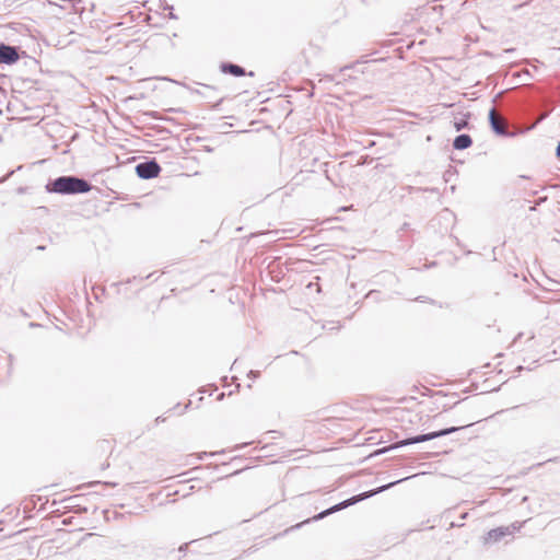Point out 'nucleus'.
Here are the masks:
<instances>
[{
    "instance_id": "f257e3e1",
    "label": "nucleus",
    "mask_w": 560,
    "mask_h": 560,
    "mask_svg": "<svg viewBox=\"0 0 560 560\" xmlns=\"http://www.w3.org/2000/svg\"><path fill=\"white\" fill-rule=\"evenodd\" d=\"M93 186L86 179L74 175H62L51 179L46 185L48 192L59 195H79L91 191Z\"/></svg>"
},
{
    "instance_id": "f03ea898",
    "label": "nucleus",
    "mask_w": 560,
    "mask_h": 560,
    "mask_svg": "<svg viewBox=\"0 0 560 560\" xmlns=\"http://www.w3.org/2000/svg\"><path fill=\"white\" fill-rule=\"evenodd\" d=\"M409 479V477L407 478H402V479H399V480H396V481H393V482H389L387 485H384V486H381L378 487L377 489H374V490H370V491H366V492H363V493H360L358 495H353L351 497L350 499H347L338 504H335L334 506L318 513L317 515H315L312 520L313 521H319V520H323L324 517L335 513V512H338V511H341L352 504H355L364 499H368V498H371L377 493H381V492H384L385 490L394 487L395 485L404 481V480H407Z\"/></svg>"
},
{
    "instance_id": "7ed1b4c3",
    "label": "nucleus",
    "mask_w": 560,
    "mask_h": 560,
    "mask_svg": "<svg viewBox=\"0 0 560 560\" xmlns=\"http://www.w3.org/2000/svg\"><path fill=\"white\" fill-rule=\"evenodd\" d=\"M471 424L472 423L467 424V425H460V427H451V428H446V429H443V430H439V431H434V432H430V433H425V434H419V435L410 436V438H407L405 440H401V441L395 443L389 448H398V447H401V446H407V445H411V444H417V443H422V442L431 441L433 439L445 436V435L454 433V432H456L458 430L468 428Z\"/></svg>"
},
{
    "instance_id": "20e7f679",
    "label": "nucleus",
    "mask_w": 560,
    "mask_h": 560,
    "mask_svg": "<svg viewBox=\"0 0 560 560\" xmlns=\"http://www.w3.org/2000/svg\"><path fill=\"white\" fill-rule=\"evenodd\" d=\"M489 124L492 129V131L500 137L505 138H513L516 137L520 133H523V131H510L508 128V122L504 118H501L497 115L495 109L491 108L489 110Z\"/></svg>"
},
{
    "instance_id": "39448f33",
    "label": "nucleus",
    "mask_w": 560,
    "mask_h": 560,
    "mask_svg": "<svg viewBox=\"0 0 560 560\" xmlns=\"http://www.w3.org/2000/svg\"><path fill=\"white\" fill-rule=\"evenodd\" d=\"M161 166L155 160L144 161L136 165V174L142 179H151L159 176Z\"/></svg>"
},
{
    "instance_id": "423d86ee",
    "label": "nucleus",
    "mask_w": 560,
    "mask_h": 560,
    "mask_svg": "<svg viewBox=\"0 0 560 560\" xmlns=\"http://www.w3.org/2000/svg\"><path fill=\"white\" fill-rule=\"evenodd\" d=\"M516 529L515 526H501L489 530L485 537V542H498L505 536H510Z\"/></svg>"
},
{
    "instance_id": "0eeeda50",
    "label": "nucleus",
    "mask_w": 560,
    "mask_h": 560,
    "mask_svg": "<svg viewBox=\"0 0 560 560\" xmlns=\"http://www.w3.org/2000/svg\"><path fill=\"white\" fill-rule=\"evenodd\" d=\"M18 49L13 46L0 44V63L11 65L18 61Z\"/></svg>"
},
{
    "instance_id": "6e6552de",
    "label": "nucleus",
    "mask_w": 560,
    "mask_h": 560,
    "mask_svg": "<svg viewBox=\"0 0 560 560\" xmlns=\"http://www.w3.org/2000/svg\"><path fill=\"white\" fill-rule=\"evenodd\" d=\"M220 69L223 73L232 74L234 77H243L246 73L243 67L232 62L221 63Z\"/></svg>"
},
{
    "instance_id": "1a4fd4ad",
    "label": "nucleus",
    "mask_w": 560,
    "mask_h": 560,
    "mask_svg": "<svg viewBox=\"0 0 560 560\" xmlns=\"http://www.w3.org/2000/svg\"><path fill=\"white\" fill-rule=\"evenodd\" d=\"M472 144V139L469 135L467 133H462V135H458L454 141H453V147L454 149L456 150H465V149H468L470 145Z\"/></svg>"
},
{
    "instance_id": "9d476101",
    "label": "nucleus",
    "mask_w": 560,
    "mask_h": 560,
    "mask_svg": "<svg viewBox=\"0 0 560 560\" xmlns=\"http://www.w3.org/2000/svg\"><path fill=\"white\" fill-rule=\"evenodd\" d=\"M469 114L463 115L462 117H455L454 127L457 131L463 130L468 127V118Z\"/></svg>"
},
{
    "instance_id": "9b49d317",
    "label": "nucleus",
    "mask_w": 560,
    "mask_h": 560,
    "mask_svg": "<svg viewBox=\"0 0 560 560\" xmlns=\"http://www.w3.org/2000/svg\"><path fill=\"white\" fill-rule=\"evenodd\" d=\"M217 90L209 85H203L202 91H198V93L206 100H212L214 97Z\"/></svg>"
},
{
    "instance_id": "f8f14e48",
    "label": "nucleus",
    "mask_w": 560,
    "mask_h": 560,
    "mask_svg": "<svg viewBox=\"0 0 560 560\" xmlns=\"http://www.w3.org/2000/svg\"><path fill=\"white\" fill-rule=\"evenodd\" d=\"M159 8L161 10H170V14H168L170 19H173V20L177 19V16L172 12L173 5H170L165 0H160Z\"/></svg>"
},
{
    "instance_id": "ddd939ff",
    "label": "nucleus",
    "mask_w": 560,
    "mask_h": 560,
    "mask_svg": "<svg viewBox=\"0 0 560 560\" xmlns=\"http://www.w3.org/2000/svg\"><path fill=\"white\" fill-rule=\"evenodd\" d=\"M260 375L259 371H255V370H250L247 374V376L250 378V380H256L258 378Z\"/></svg>"
},
{
    "instance_id": "4468645a",
    "label": "nucleus",
    "mask_w": 560,
    "mask_h": 560,
    "mask_svg": "<svg viewBox=\"0 0 560 560\" xmlns=\"http://www.w3.org/2000/svg\"><path fill=\"white\" fill-rule=\"evenodd\" d=\"M556 155H557V158H560V142L557 145Z\"/></svg>"
},
{
    "instance_id": "2eb2a0df",
    "label": "nucleus",
    "mask_w": 560,
    "mask_h": 560,
    "mask_svg": "<svg viewBox=\"0 0 560 560\" xmlns=\"http://www.w3.org/2000/svg\"><path fill=\"white\" fill-rule=\"evenodd\" d=\"M467 516H468V513H467V512H465V513H463V514L460 515V520H462V521H464V520H466V518H467Z\"/></svg>"
},
{
    "instance_id": "dca6fc26",
    "label": "nucleus",
    "mask_w": 560,
    "mask_h": 560,
    "mask_svg": "<svg viewBox=\"0 0 560 560\" xmlns=\"http://www.w3.org/2000/svg\"><path fill=\"white\" fill-rule=\"evenodd\" d=\"M310 521H311V520H306V521H305V523H308ZM303 524H304V522H303V523H300V524H296L293 528H299V527H301Z\"/></svg>"
},
{
    "instance_id": "f3484780",
    "label": "nucleus",
    "mask_w": 560,
    "mask_h": 560,
    "mask_svg": "<svg viewBox=\"0 0 560 560\" xmlns=\"http://www.w3.org/2000/svg\"><path fill=\"white\" fill-rule=\"evenodd\" d=\"M223 100H224V96H223V95H222V96H220V97L218 98V101L215 102V105H219Z\"/></svg>"
},
{
    "instance_id": "a211bd4d",
    "label": "nucleus",
    "mask_w": 560,
    "mask_h": 560,
    "mask_svg": "<svg viewBox=\"0 0 560 560\" xmlns=\"http://www.w3.org/2000/svg\"><path fill=\"white\" fill-rule=\"evenodd\" d=\"M187 547H188V544H184L183 546L179 547V551L187 549Z\"/></svg>"
},
{
    "instance_id": "6ab92c4d",
    "label": "nucleus",
    "mask_w": 560,
    "mask_h": 560,
    "mask_svg": "<svg viewBox=\"0 0 560 560\" xmlns=\"http://www.w3.org/2000/svg\"><path fill=\"white\" fill-rule=\"evenodd\" d=\"M105 486H110V487H115L116 483H113V482H104Z\"/></svg>"
},
{
    "instance_id": "aec40b11",
    "label": "nucleus",
    "mask_w": 560,
    "mask_h": 560,
    "mask_svg": "<svg viewBox=\"0 0 560 560\" xmlns=\"http://www.w3.org/2000/svg\"><path fill=\"white\" fill-rule=\"evenodd\" d=\"M417 300H418V301H421V302H424V301H425V298H423V296H418V298H417Z\"/></svg>"
},
{
    "instance_id": "412c9836",
    "label": "nucleus",
    "mask_w": 560,
    "mask_h": 560,
    "mask_svg": "<svg viewBox=\"0 0 560 560\" xmlns=\"http://www.w3.org/2000/svg\"><path fill=\"white\" fill-rule=\"evenodd\" d=\"M9 360H10V369L12 368V355H9Z\"/></svg>"
},
{
    "instance_id": "4be33fe9",
    "label": "nucleus",
    "mask_w": 560,
    "mask_h": 560,
    "mask_svg": "<svg viewBox=\"0 0 560 560\" xmlns=\"http://www.w3.org/2000/svg\"><path fill=\"white\" fill-rule=\"evenodd\" d=\"M533 126H529L528 128H525V131L532 130ZM524 132V130H522Z\"/></svg>"
},
{
    "instance_id": "5701e85b",
    "label": "nucleus",
    "mask_w": 560,
    "mask_h": 560,
    "mask_svg": "<svg viewBox=\"0 0 560 560\" xmlns=\"http://www.w3.org/2000/svg\"><path fill=\"white\" fill-rule=\"evenodd\" d=\"M533 126H529L528 128H525V131L532 130ZM524 132V130H522Z\"/></svg>"
},
{
    "instance_id": "b1692460",
    "label": "nucleus",
    "mask_w": 560,
    "mask_h": 560,
    "mask_svg": "<svg viewBox=\"0 0 560 560\" xmlns=\"http://www.w3.org/2000/svg\"><path fill=\"white\" fill-rule=\"evenodd\" d=\"M533 126H529L528 128H525V131L532 130ZM524 132V130H522Z\"/></svg>"
},
{
    "instance_id": "393cba45",
    "label": "nucleus",
    "mask_w": 560,
    "mask_h": 560,
    "mask_svg": "<svg viewBox=\"0 0 560 560\" xmlns=\"http://www.w3.org/2000/svg\"><path fill=\"white\" fill-rule=\"evenodd\" d=\"M463 524H458L456 525L455 523H452L451 526L454 527V526H462Z\"/></svg>"
},
{
    "instance_id": "a878e982",
    "label": "nucleus",
    "mask_w": 560,
    "mask_h": 560,
    "mask_svg": "<svg viewBox=\"0 0 560 560\" xmlns=\"http://www.w3.org/2000/svg\"><path fill=\"white\" fill-rule=\"evenodd\" d=\"M160 421H163V420L161 419V417H158L156 422H160Z\"/></svg>"
}]
</instances>
